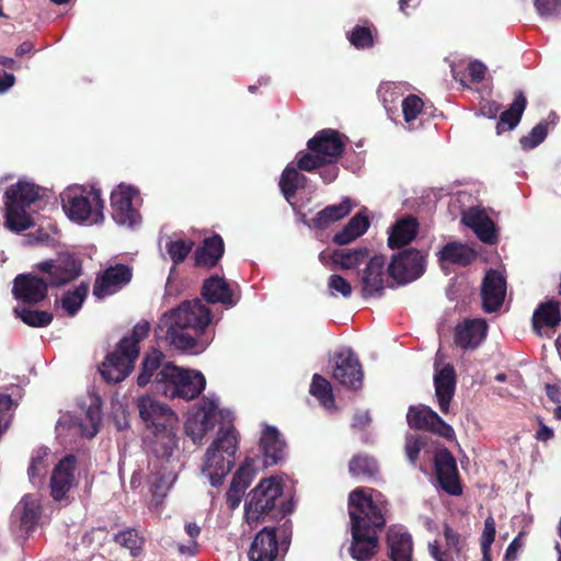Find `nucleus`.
Returning a JSON list of instances; mask_svg holds the SVG:
<instances>
[{
    "mask_svg": "<svg viewBox=\"0 0 561 561\" xmlns=\"http://www.w3.org/2000/svg\"><path fill=\"white\" fill-rule=\"evenodd\" d=\"M368 226L369 221L367 217L362 214H357L350 220L342 231L334 236L333 241L340 245L348 244L356 238L364 234Z\"/></svg>",
    "mask_w": 561,
    "mask_h": 561,
    "instance_id": "42",
    "label": "nucleus"
},
{
    "mask_svg": "<svg viewBox=\"0 0 561 561\" xmlns=\"http://www.w3.org/2000/svg\"><path fill=\"white\" fill-rule=\"evenodd\" d=\"M101 414L100 399L94 397L80 416L70 412L60 415L56 424L57 436L64 442H71L77 437L92 438L99 432Z\"/></svg>",
    "mask_w": 561,
    "mask_h": 561,
    "instance_id": "10",
    "label": "nucleus"
},
{
    "mask_svg": "<svg viewBox=\"0 0 561 561\" xmlns=\"http://www.w3.org/2000/svg\"><path fill=\"white\" fill-rule=\"evenodd\" d=\"M352 545L351 554L358 561L370 559L377 548V531L385 523L386 500L373 489L358 488L348 496Z\"/></svg>",
    "mask_w": 561,
    "mask_h": 561,
    "instance_id": "2",
    "label": "nucleus"
},
{
    "mask_svg": "<svg viewBox=\"0 0 561 561\" xmlns=\"http://www.w3.org/2000/svg\"><path fill=\"white\" fill-rule=\"evenodd\" d=\"M348 470L353 477L370 478L377 472L378 465L369 456L357 455L351 459Z\"/></svg>",
    "mask_w": 561,
    "mask_h": 561,
    "instance_id": "47",
    "label": "nucleus"
},
{
    "mask_svg": "<svg viewBox=\"0 0 561 561\" xmlns=\"http://www.w3.org/2000/svg\"><path fill=\"white\" fill-rule=\"evenodd\" d=\"M428 551H430V554L436 561H448L446 554L439 550V546L436 541L428 543Z\"/></svg>",
    "mask_w": 561,
    "mask_h": 561,
    "instance_id": "64",
    "label": "nucleus"
},
{
    "mask_svg": "<svg viewBox=\"0 0 561 561\" xmlns=\"http://www.w3.org/2000/svg\"><path fill=\"white\" fill-rule=\"evenodd\" d=\"M547 134V124L539 123L530 130L528 135L520 138V146L525 150L534 149L546 139Z\"/></svg>",
    "mask_w": 561,
    "mask_h": 561,
    "instance_id": "53",
    "label": "nucleus"
},
{
    "mask_svg": "<svg viewBox=\"0 0 561 561\" xmlns=\"http://www.w3.org/2000/svg\"><path fill=\"white\" fill-rule=\"evenodd\" d=\"M131 279V270L124 264L107 267L94 284L93 294L98 298L111 296L127 285Z\"/></svg>",
    "mask_w": 561,
    "mask_h": 561,
    "instance_id": "18",
    "label": "nucleus"
},
{
    "mask_svg": "<svg viewBox=\"0 0 561 561\" xmlns=\"http://www.w3.org/2000/svg\"><path fill=\"white\" fill-rule=\"evenodd\" d=\"M283 494L282 480L277 477L262 479L260 483L248 494L244 505V517L248 524H253L259 518L276 507V501Z\"/></svg>",
    "mask_w": 561,
    "mask_h": 561,
    "instance_id": "11",
    "label": "nucleus"
},
{
    "mask_svg": "<svg viewBox=\"0 0 561 561\" xmlns=\"http://www.w3.org/2000/svg\"><path fill=\"white\" fill-rule=\"evenodd\" d=\"M39 197L38 187L26 180H20L4 193V226L14 232H21L33 226L26 209Z\"/></svg>",
    "mask_w": 561,
    "mask_h": 561,
    "instance_id": "7",
    "label": "nucleus"
},
{
    "mask_svg": "<svg viewBox=\"0 0 561 561\" xmlns=\"http://www.w3.org/2000/svg\"><path fill=\"white\" fill-rule=\"evenodd\" d=\"M367 257L368 252L365 248L341 250L332 254L333 263L340 265L343 270L355 268L364 263Z\"/></svg>",
    "mask_w": 561,
    "mask_h": 561,
    "instance_id": "44",
    "label": "nucleus"
},
{
    "mask_svg": "<svg viewBox=\"0 0 561 561\" xmlns=\"http://www.w3.org/2000/svg\"><path fill=\"white\" fill-rule=\"evenodd\" d=\"M164 355L161 351L153 348L142 359L141 371L137 378V383L140 387L148 385L153 375V383L156 390L161 392L168 398H175L178 393V383L181 381L183 368L173 365L172 363H164L162 360Z\"/></svg>",
    "mask_w": 561,
    "mask_h": 561,
    "instance_id": "9",
    "label": "nucleus"
},
{
    "mask_svg": "<svg viewBox=\"0 0 561 561\" xmlns=\"http://www.w3.org/2000/svg\"><path fill=\"white\" fill-rule=\"evenodd\" d=\"M237 434L234 428H220L217 437L207 448L202 472L213 486L220 485L231 471L237 451Z\"/></svg>",
    "mask_w": 561,
    "mask_h": 561,
    "instance_id": "6",
    "label": "nucleus"
},
{
    "mask_svg": "<svg viewBox=\"0 0 561 561\" xmlns=\"http://www.w3.org/2000/svg\"><path fill=\"white\" fill-rule=\"evenodd\" d=\"M317 169L320 170V178L323 180L324 183L333 182L339 174V168L335 165V163L322 164Z\"/></svg>",
    "mask_w": 561,
    "mask_h": 561,
    "instance_id": "60",
    "label": "nucleus"
},
{
    "mask_svg": "<svg viewBox=\"0 0 561 561\" xmlns=\"http://www.w3.org/2000/svg\"><path fill=\"white\" fill-rule=\"evenodd\" d=\"M14 81L15 77L11 73L5 72L3 75H0V93H3L7 90H9L14 84Z\"/></svg>",
    "mask_w": 561,
    "mask_h": 561,
    "instance_id": "63",
    "label": "nucleus"
},
{
    "mask_svg": "<svg viewBox=\"0 0 561 561\" xmlns=\"http://www.w3.org/2000/svg\"><path fill=\"white\" fill-rule=\"evenodd\" d=\"M254 477L253 460L247 461L234 473L230 488L227 491L226 500L230 508L234 510L239 506L245 490L249 488Z\"/></svg>",
    "mask_w": 561,
    "mask_h": 561,
    "instance_id": "27",
    "label": "nucleus"
},
{
    "mask_svg": "<svg viewBox=\"0 0 561 561\" xmlns=\"http://www.w3.org/2000/svg\"><path fill=\"white\" fill-rule=\"evenodd\" d=\"M224 254V241L219 236L205 239L203 245L197 249L195 260L197 265L214 266Z\"/></svg>",
    "mask_w": 561,
    "mask_h": 561,
    "instance_id": "36",
    "label": "nucleus"
},
{
    "mask_svg": "<svg viewBox=\"0 0 561 561\" xmlns=\"http://www.w3.org/2000/svg\"><path fill=\"white\" fill-rule=\"evenodd\" d=\"M417 221L412 217L398 220L391 228L389 247L393 249L410 243L417 233Z\"/></svg>",
    "mask_w": 561,
    "mask_h": 561,
    "instance_id": "34",
    "label": "nucleus"
},
{
    "mask_svg": "<svg viewBox=\"0 0 561 561\" xmlns=\"http://www.w3.org/2000/svg\"><path fill=\"white\" fill-rule=\"evenodd\" d=\"M148 469L150 471L147 484L154 506L161 504L176 480V471L171 456L151 454Z\"/></svg>",
    "mask_w": 561,
    "mask_h": 561,
    "instance_id": "13",
    "label": "nucleus"
},
{
    "mask_svg": "<svg viewBox=\"0 0 561 561\" xmlns=\"http://www.w3.org/2000/svg\"><path fill=\"white\" fill-rule=\"evenodd\" d=\"M401 106L404 128L408 130L417 129L422 125L424 107L422 99L415 94H410L402 100Z\"/></svg>",
    "mask_w": 561,
    "mask_h": 561,
    "instance_id": "38",
    "label": "nucleus"
},
{
    "mask_svg": "<svg viewBox=\"0 0 561 561\" xmlns=\"http://www.w3.org/2000/svg\"><path fill=\"white\" fill-rule=\"evenodd\" d=\"M535 7L543 18L561 15V0H535Z\"/></svg>",
    "mask_w": 561,
    "mask_h": 561,
    "instance_id": "57",
    "label": "nucleus"
},
{
    "mask_svg": "<svg viewBox=\"0 0 561 561\" xmlns=\"http://www.w3.org/2000/svg\"><path fill=\"white\" fill-rule=\"evenodd\" d=\"M434 383L439 410L442 413H447L456 387V375L454 367L449 364H446L442 368H438L436 365Z\"/></svg>",
    "mask_w": 561,
    "mask_h": 561,
    "instance_id": "24",
    "label": "nucleus"
},
{
    "mask_svg": "<svg viewBox=\"0 0 561 561\" xmlns=\"http://www.w3.org/2000/svg\"><path fill=\"white\" fill-rule=\"evenodd\" d=\"M18 317L30 327H46L53 320V314L47 311H37L27 308H15Z\"/></svg>",
    "mask_w": 561,
    "mask_h": 561,
    "instance_id": "49",
    "label": "nucleus"
},
{
    "mask_svg": "<svg viewBox=\"0 0 561 561\" xmlns=\"http://www.w3.org/2000/svg\"><path fill=\"white\" fill-rule=\"evenodd\" d=\"M435 469L440 488L448 494L459 495L461 493V486L457 465L448 450L442 449L435 454Z\"/></svg>",
    "mask_w": 561,
    "mask_h": 561,
    "instance_id": "22",
    "label": "nucleus"
},
{
    "mask_svg": "<svg viewBox=\"0 0 561 561\" xmlns=\"http://www.w3.org/2000/svg\"><path fill=\"white\" fill-rule=\"evenodd\" d=\"M332 377L346 388L357 390L362 387V365L351 350H341L333 355Z\"/></svg>",
    "mask_w": 561,
    "mask_h": 561,
    "instance_id": "14",
    "label": "nucleus"
},
{
    "mask_svg": "<svg viewBox=\"0 0 561 561\" xmlns=\"http://www.w3.org/2000/svg\"><path fill=\"white\" fill-rule=\"evenodd\" d=\"M60 201L66 216L71 221L87 226L104 222L105 205L101 190L94 186H68L60 194Z\"/></svg>",
    "mask_w": 561,
    "mask_h": 561,
    "instance_id": "5",
    "label": "nucleus"
},
{
    "mask_svg": "<svg viewBox=\"0 0 561 561\" xmlns=\"http://www.w3.org/2000/svg\"><path fill=\"white\" fill-rule=\"evenodd\" d=\"M137 408L147 427L145 444L150 454L172 456L176 446L175 435L172 431L176 423L174 412L151 396L138 398Z\"/></svg>",
    "mask_w": 561,
    "mask_h": 561,
    "instance_id": "3",
    "label": "nucleus"
},
{
    "mask_svg": "<svg viewBox=\"0 0 561 561\" xmlns=\"http://www.w3.org/2000/svg\"><path fill=\"white\" fill-rule=\"evenodd\" d=\"M88 290V285L81 284L75 290L67 293L61 300L62 308L70 316L76 314L77 311L81 308Z\"/></svg>",
    "mask_w": 561,
    "mask_h": 561,
    "instance_id": "51",
    "label": "nucleus"
},
{
    "mask_svg": "<svg viewBox=\"0 0 561 561\" xmlns=\"http://www.w3.org/2000/svg\"><path fill=\"white\" fill-rule=\"evenodd\" d=\"M476 257V253L469 247L450 242L447 243L439 252L440 263L449 262L453 264L467 265Z\"/></svg>",
    "mask_w": 561,
    "mask_h": 561,
    "instance_id": "41",
    "label": "nucleus"
},
{
    "mask_svg": "<svg viewBox=\"0 0 561 561\" xmlns=\"http://www.w3.org/2000/svg\"><path fill=\"white\" fill-rule=\"evenodd\" d=\"M462 222L470 227L477 237L485 243H494L496 240L494 222L480 207H471L463 211Z\"/></svg>",
    "mask_w": 561,
    "mask_h": 561,
    "instance_id": "25",
    "label": "nucleus"
},
{
    "mask_svg": "<svg viewBox=\"0 0 561 561\" xmlns=\"http://www.w3.org/2000/svg\"><path fill=\"white\" fill-rule=\"evenodd\" d=\"M211 311L199 299L187 300L165 312L159 320L156 336L175 350L201 354L211 343L214 334L206 331Z\"/></svg>",
    "mask_w": 561,
    "mask_h": 561,
    "instance_id": "1",
    "label": "nucleus"
},
{
    "mask_svg": "<svg viewBox=\"0 0 561 561\" xmlns=\"http://www.w3.org/2000/svg\"><path fill=\"white\" fill-rule=\"evenodd\" d=\"M37 268L46 274L45 277L31 274L15 277L12 291L16 299L36 304L46 297L48 285H64L80 274V265L72 257H66L56 265L51 261H45L39 263Z\"/></svg>",
    "mask_w": 561,
    "mask_h": 561,
    "instance_id": "4",
    "label": "nucleus"
},
{
    "mask_svg": "<svg viewBox=\"0 0 561 561\" xmlns=\"http://www.w3.org/2000/svg\"><path fill=\"white\" fill-rule=\"evenodd\" d=\"M424 445L420 435H408L405 438V455L411 463H415L417 456Z\"/></svg>",
    "mask_w": 561,
    "mask_h": 561,
    "instance_id": "58",
    "label": "nucleus"
},
{
    "mask_svg": "<svg viewBox=\"0 0 561 561\" xmlns=\"http://www.w3.org/2000/svg\"><path fill=\"white\" fill-rule=\"evenodd\" d=\"M277 551L275 530L264 528L255 536L249 551V558L251 561H274Z\"/></svg>",
    "mask_w": 561,
    "mask_h": 561,
    "instance_id": "28",
    "label": "nucleus"
},
{
    "mask_svg": "<svg viewBox=\"0 0 561 561\" xmlns=\"http://www.w3.org/2000/svg\"><path fill=\"white\" fill-rule=\"evenodd\" d=\"M500 111V105L495 102H486L481 106V112L484 116L493 118Z\"/></svg>",
    "mask_w": 561,
    "mask_h": 561,
    "instance_id": "62",
    "label": "nucleus"
},
{
    "mask_svg": "<svg viewBox=\"0 0 561 561\" xmlns=\"http://www.w3.org/2000/svg\"><path fill=\"white\" fill-rule=\"evenodd\" d=\"M309 152L297 156V168L311 172L322 164L335 163L344 151V137L334 129H323L308 141Z\"/></svg>",
    "mask_w": 561,
    "mask_h": 561,
    "instance_id": "8",
    "label": "nucleus"
},
{
    "mask_svg": "<svg viewBox=\"0 0 561 561\" xmlns=\"http://www.w3.org/2000/svg\"><path fill=\"white\" fill-rule=\"evenodd\" d=\"M389 556L392 561H412L413 542L411 535L399 527H392L387 534Z\"/></svg>",
    "mask_w": 561,
    "mask_h": 561,
    "instance_id": "29",
    "label": "nucleus"
},
{
    "mask_svg": "<svg viewBox=\"0 0 561 561\" xmlns=\"http://www.w3.org/2000/svg\"><path fill=\"white\" fill-rule=\"evenodd\" d=\"M206 380L204 375L197 370L183 369L181 381L178 383V393L175 398L191 400L196 398L205 388Z\"/></svg>",
    "mask_w": 561,
    "mask_h": 561,
    "instance_id": "33",
    "label": "nucleus"
},
{
    "mask_svg": "<svg viewBox=\"0 0 561 561\" xmlns=\"http://www.w3.org/2000/svg\"><path fill=\"white\" fill-rule=\"evenodd\" d=\"M140 196L131 185L119 184L111 193L112 218L118 225L135 228L141 221Z\"/></svg>",
    "mask_w": 561,
    "mask_h": 561,
    "instance_id": "12",
    "label": "nucleus"
},
{
    "mask_svg": "<svg viewBox=\"0 0 561 561\" xmlns=\"http://www.w3.org/2000/svg\"><path fill=\"white\" fill-rule=\"evenodd\" d=\"M261 448L264 455L265 466L276 465L285 454V442L277 428L265 426L261 436Z\"/></svg>",
    "mask_w": 561,
    "mask_h": 561,
    "instance_id": "30",
    "label": "nucleus"
},
{
    "mask_svg": "<svg viewBox=\"0 0 561 561\" xmlns=\"http://www.w3.org/2000/svg\"><path fill=\"white\" fill-rule=\"evenodd\" d=\"M350 42L357 48H366L373 44V36L369 28L356 26L350 34Z\"/></svg>",
    "mask_w": 561,
    "mask_h": 561,
    "instance_id": "56",
    "label": "nucleus"
},
{
    "mask_svg": "<svg viewBox=\"0 0 561 561\" xmlns=\"http://www.w3.org/2000/svg\"><path fill=\"white\" fill-rule=\"evenodd\" d=\"M561 321L560 310L558 304L548 301L541 304L533 316V325L535 331L542 335L543 329H552Z\"/></svg>",
    "mask_w": 561,
    "mask_h": 561,
    "instance_id": "35",
    "label": "nucleus"
},
{
    "mask_svg": "<svg viewBox=\"0 0 561 561\" xmlns=\"http://www.w3.org/2000/svg\"><path fill=\"white\" fill-rule=\"evenodd\" d=\"M405 85L401 82H385L381 83L378 89V95L383 103L387 111L390 110V105L394 104L400 96L403 95Z\"/></svg>",
    "mask_w": 561,
    "mask_h": 561,
    "instance_id": "50",
    "label": "nucleus"
},
{
    "mask_svg": "<svg viewBox=\"0 0 561 561\" xmlns=\"http://www.w3.org/2000/svg\"><path fill=\"white\" fill-rule=\"evenodd\" d=\"M505 295L506 280L504 275L495 270L488 271L481 288L484 311H496L503 305Z\"/></svg>",
    "mask_w": 561,
    "mask_h": 561,
    "instance_id": "20",
    "label": "nucleus"
},
{
    "mask_svg": "<svg viewBox=\"0 0 561 561\" xmlns=\"http://www.w3.org/2000/svg\"><path fill=\"white\" fill-rule=\"evenodd\" d=\"M526 105L527 100L524 93L519 92L518 94H516L510 108L504 111L500 116V121L497 122L496 125L497 134H501L505 130L514 129L518 125L522 115L526 108Z\"/></svg>",
    "mask_w": 561,
    "mask_h": 561,
    "instance_id": "37",
    "label": "nucleus"
},
{
    "mask_svg": "<svg viewBox=\"0 0 561 561\" xmlns=\"http://www.w3.org/2000/svg\"><path fill=\"white\" fill-rule=\"evenodd\" d=\"M150 330V325L148 322L142 321L137 323L129 335L124 336L121 342V350L125 352H129L131 356L138 357L139 354V342L147 337Z\"/></svg>",
    "mask_w": 561,
    "mask_h": 561,
    "instance_id": "45",
    "label": "nucleus"
},
{
    "mask_svg": "<svg viewBox=\"0 0 561 561\" xmlns=\"http://www.w3.org/2000/svg\"><path fill=\"white\" fill-rule=\"evenodd\" d=\"M136 359L129 352L122 351L118 344L116 351L106 356L100 373L106 381L119 382L130 374Z\"/></svg>",
    "mask_w": 561,
    "mask_h": 561,
    "instance_id": "21",
    "label": "nucleus"
},
{
    "mask_svg": "<svg viewBox=\"0 0 561 561\" xmlns=\"http://www.w3.org/2000/svg\"><path fill=\"white\" fill-rule=\"evenodd\" d=\"M13 405L14 403L10 396L0 393V435L10 422V412L13 409Z\"/></svg>",
    "mask_w": 561,
    "mask_h": 561,
    "instance_id": "59",
    "label": "nucleus"
},
{
    "mask_svg": "<svg viewBox=\"0 0 561 561\" xmlns=\"http://www.w3.org/2000/svg\"><path fill=\"white\" fill-rule=\"evenodd\" d=\"M76 463L75 456L68 455L54 468L50 478V490L55 501L65 500L68 492L76 484Z\"/></svg>",
    "mask_w": 561,
    "mask_h": 561,
    "instance_id": "19",
    "label": "nucleus"
},
{
    "mask_svg": "<svg viewBox=\"0 0 561 561\" xmlns=\"http://www.w3.org/2000/svg\"><path fill=\"white\" fill-rule=\"evenodd\" d=\"M328 289L330 295L334 297L340 294L344 298H348L352 295V285L350 282L337 274H333L329 277Z\"/></svg>",
    "mask_w": 561,
    "mask_h": 561,
    "instance_id": "54",
    "label": "nucleus"
},
{
    "mask_svg": "<svg viewBox=\"0 0 561 561\" xmlns=\"http://www.w3.org/2000/svg\"><path fill=\"white\" fill-rule=\"evenodd\" d=\"M307 178L296 167L288 164L279 179V188L287 202L295 197L296 192L306 185Z\"/></svg>",
    "mask_w": 561,
    "mask_h": 561,
    "instance_id": "40",
    "label": "nucleus"
},
{
    "mask_svg": "<svg viewBox=\"0 0 561 561\" xmlns=\"http://www.w3.org/2000/svg\"><path fill=\"white\" fill-rule=\"evenodd\" d=\"M407 421L411 427L417 430L432 431L446 438L454 436L453 427L445 423L436 412L425 405L410 407Z\"/></svg>",
    "mask_w": 561,
    "mask_h": 561,
    "instance_id": "17",
    "label": "nucleus"
},
{
    "mask_svg": "<svg viewBox=\"0 0 561 561\" xmlns=\"http://www.w3.org/2000/svg\"><path fill=\"white\" fill-rule=\"evenodd\" d=\"M115 541L129 550L133 557L138 556L142 550L144 538L136 529H126L115 536Z\"/></svg>",
    "mask_w": 561,
    "mask_h": 561,
    "instance_id": "48",
    "label": "nucleus"
},
{
    "mask_svg": "<svg viewBox=\"0 0 561 561\" xmlns=\"http://www.w3.org/2000/svg\"><path fill=\"white\" fill-rule=\"evenodd\" d=\"M218 413L216 398H205L196 410L190 412L185 422V432L194 443H199L215 425Z\"/></svg>",
    "mask_w": 561,
    "mask_h": 561,
    "instance_id": "15",
    "label": "nucleus"
},
{
    "mask_svg": "<svg viewBox=\"0 0 561 561\" xmlns=\"http://www.w3.org/2000/svg\"><path fill=\"white\" fill-rule=\"evenodd\" d=\"M488 324L482 319L466 320L456 328L455 342L465 350L476 348L485 339Z\"/></svg>",
    "mask_w": 561,
    "mask_h": 561,
    "instance_id": "26",
    "label": "nucleus"
},
{
    "mask_svg": "<svg viewBox=\"0 0 561 561\" xmlns=\"http://www.w3.org/2000/svg\"><path fill=\"white\" fill-rule=\"evenodd\" d=\"M192 248L193 242L188 240L168 238L165 241L167 253L174 264L184 261Z\"/></svg>",
    "mask_w": 561,
    "mask_h": 561,
    "instance_id": "52",
    "label": "nucleus"
},
{
    "mask_svg": "<svg viewBox=\"0 0 561 561\" xmlns=\"http://www.w3.org/2000/svg\"><path fill=\"white\" fill-rule=\"evenodd\" d=\"M353 208L352 201L348 197H345L337 205H330L319 211L317 216L312 219L313 226L318 228H325L330 224L337 221L350 214Z\"/></svg>",
    "mask_w": 561,
    "mask_h": 561,
    "instance_id": "39",
    "label": "nucleus"
},
{
    "mask_svg": "<svg viewBox=\"0 0 561 561\" xmlns=\"http://www.w3.org/2000/svg\"><path fill=\"white\" fill-rule=\"evenodd\" d=\"M471 79L476 82L483 80L485 75V66L480 61H471L468 67Z\"/></svg>",
    "mask_w": 561,
    "mask_h": 561,
    "instance_id": "61",
    "label": "nucleus"
},
{
    "mask_svg": "<svg viewBox=\"0 0 561 561\" xmlns=\"http://www.w3.org/2000/svg\"><path fill=\"white\" fill-rule=\"evenodd\" d=\"M310 393L319 400L322 407L332 412L335 410L331 383L322 376L316 374L310 385Z\"/></svg>",
    "mask_w": 561,
    "mask_h": 561,
    "instance_id": "43",
    "label": "nucleus"
},
{
    "mask_svg": "<svg viewBox=\"0 0 561 561\" xmlns=\"http://www.w3.org/2000/svg\"><path fill=\"white\" fill-rule=\"evenodd\" d=\"M389 274L397 282L404 284L420 277L425 270V256L422 252L408 249L393 256L389 264Z\"/></svg>",
    "mask_w": 561,
    "mask_h": 561,
    "instance_id": "16",
    "label": "nucleus"
},
{
    "mask_svg": "<svg viewBox=\"0 0 561 561\" xmlns=\"http://www.w3.org/2000/svg\"><path fill=\"white\" fill-rule=\"evenodd\" d=\"M42 508L37 495L27 494L14 508V516L19 517L21 527L28 531L36 524L39 518Z\"/></svg>",
    "mask_w": 561,
    "mask_h": 561,
    "instance_id": "32",
    "label": "nucleus"
},
{
    "mask_svg": "<svg viewBox=\"0 0 561 561\" xmlns=\"http://www.w3.org/2000/svg\"><path fill=\"white\" fill-rule=\"evenodd\" d=\"M48 456V448L43 447L34 451L27 470L28 478L33 484H36L37 480L41 482L42 478L46 474L49 465Z\"/></svg>",
    "mask_w": 561,
    "mask_h": 561,
    "instance_id": "46",
    "label": "nucleus"
},
{
    "mask_svg": "<svg viewBox=\"0 0 561 561\" xmlns=\"http://www.w3.org/2000/svg\"><path fill=\"white\" fill-rule=\"evenodd\" d=\"M386 257L375 255L369 259L360 275L362 294L365 298L380 295L383 289Z\"/></svg>",
    "mask_w": 561,
    "mask_h": 561,
    "instance_id": "23",
    "label": "nucleus"
},
{
    "mask_svg": "<svg viewBox=\"0 0 561 561\" xmlns=\"http://www.w3.org/2000/svg\"><path fill=\"white\" fill-rule=\"evenodd\" d=\"M202 294L210 304H222L227 306H233L236 304L229 284L225 278L217 275L204 282Z\"/></svg>",
    "mask_w": 561,
    "mask_h": 561,
    "instance_id": "31",
    "label": "nucleus"
},
{
    "mask_svg": "<svg viewBox=\"0 0 561 561\" xmlns=\"http://www.w3.org/2000/svg\"><path fill=\"white\" fill-rule=\"evenodd\" d=\"M495 538V522L493 517H488L484 522V529L481 536V549L483 552L484 561H490L488 554L490 547Z\"/></svg>",
    "mask_w": 561,
    "mask_h": 561,
    "instance_id": "55",
    "label": "nucleus"
}]
</instances>
